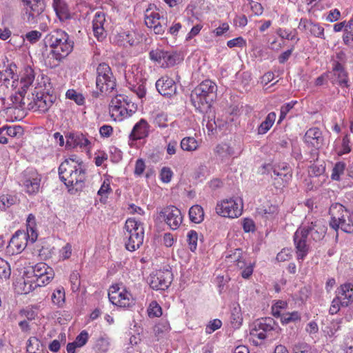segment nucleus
Listing matches in <instances>:
<instances>
[{
    "label": "nucleus",
    "mask_w": 353,
    "mask_h": 353,
    "mask_svg": "<svg viewBox=\"0 0 353 353\" xmlns=\"http://www.w3.org/2000/svg\"><path fill=\"white\" fill-rule=\"evenodd\" d=\"M110 301L114 305L123 308H130L135 305V297L122 284H115L108 290Z\"/></svg>",
    "instance_id": "9d476101"
},
{
    "label": "nucleus",
    "mask_w": 353,
    "mask_h": 353,
    "mask_svg": "<svg viewBox=\"0 0 353 353\" xmlns=\"http://www.w3.org/2000/svg\"><path fill=\"white\" fill-rule=\"evenodd\" d=\"M108 22L103 12L98 11L95 13L92 21V29L94 35L98 40H102L106 36Z\"/></svg>",
    "instance_id": "412c9836"
},
{
    "label": "nucleus",
    "mask_w": 353,
    "mask_h": 353,
    "mask_svg": "<svg viewBox=\"0 0 353 353\" xmlns=\"http://www.w3.org/2000/svg\"><path fill=\"white\" fill-rule=\"evenodd\" d=\"M61 180L68 188L76 190L83 188L86 179L83 161L76 155H72L61 163L59 168Z\"/></svg>",
    "instance_id": "f03ea898"
},
{
    "label": "nucleus",
    "mask_w": 353,
    "mask_h": 353,
    "mask_svg": "<svg viewBox=\"0 0 353 353\" xmlns=\"http://www.w3.org/2000/svg\"><path fill=\"white\" fill-rule=\"evenodd\" d=\"M45 42L52 48L50 54L56 60V63L53 65L50 63L52 68L67 57L73 49V41L70 39L69 35L61 30L51 32L46 37Z\"/></svg>",
    "instance_id": "20e7f679"
},
{
    "label": "nucleus",
    "mask_w": 353,
    "mask_h": 353,
    "mask_svg": "<svg viewBox=\"0 0 353 353\" xmlns=\"http://www.w3.org/2000/svg\"><path fill=\"white\" fill-rule=\"evenodd\" d=\"M159 218L162 219L173 230L178 229L183 222L181 210L173 205L163 208L159 212Z\"/></svg>",
    "instance_id": "2eb2a0df"
},
{
    "label": "nucleus",
    "mask_w": 353,
    "mask_h": 353,
    "mask_svg": "<svg viewBox=\"0 0 353 353\" xmlns=\"http://www.w3.org/2000/svg\"><path fill=\"white\" fill-rule=\"evenodd\" d=\"M245 255L242 250L236 249L229 251L225 254V262L228 266H236L239 269L245 267Z\"/></svg>",
    "instance_id": "cd10ccee"
},
{
    "label": "nucleus",
    "mask_w": 353,
    "mask_h": 353,
    "mask_svg": "<svg viewBox=\"0 0 353 353\" xmlns=\"http://www.w3.org/2000/svg\"><path fill=\"white\" fill-rule=\"evenodd\" d=\"M80 275L77 271H73L70 276V281L71 283V289L73 292L79 290L80 286Z\"/></svg>",
    "instance_id": "774afa93"
},
{
    "label": "nucleus",
    "mask_w": 353,
    "mask_h": 353,
    "mask_svg": "<svg viewBox=\"0 0 353 353\" xmlns=\"http://www.w3.org/2000/svg\"><path fill=\"white\" fill-rule=\"evenodd\" d=\"M23 8V19L30 24L37 22L46 8L45 0H18Z\"/></svg>",
    "instance_id": "ddd939ff"
},
{
    "label": "nucleus",
    "mask_w": 353,
    "mask_h": 353,
    "mask_svg": "<svg viewBox=\"0 0 353 353\" xmlns=\"http://www.w3.org/2000/svg\"><path fill=\"white\" fill-rule=\"evenodd\" d=\"M170 330L169 322L167 320H161L154 327V331L158 336L168 333Z\"/></svg>",
    "instance_id": "4d7b16f0"
},
{
    "label": "nucleus",
    "mask_w": 353,
    "mask_h": 353,
    "mask_svg": "<svg viewBox=\"0 0 353 353\" xmlns=\"http://www.w3.org/2000/svg\"><path fill=\"white\" fill-rule=\"evenodd\" d=\"M180 147L183 151L194 152L198 149L199 143L197 140L192 137H185L181 139Z\"/></svg>",
    "instance_id": "79ce46f5"
},
{
    "label": "nucleus",
    "mask_w": 353,
    "mask_h": 353,
    "mask_svg": "<svg viewBox=\"0 0 353 353\" xmlns=\"http://www.w3.org/2000/svg\"><path fill=\"white\" fill-rule=\"evenodd\" d=\"M327 231V227L322 220H315L310 223H303L294 235V242L297 255V260L302 262L310 250L308 236L315 241L321 240Z\"/></svg>",
    "instance_id": "f257e3e1"
},
{
    "label": "nucleus",
    "mask_w": 353,
    "mask_h": 353,
    "mask_svg": "<svg viewBox=\"0 0 353 353\" xmlns=\"http://www.w3.org/2000/svg\"><path fill=\"white\" fill-rule=\"evenodd\" d=\"M199 240V234L195 230H191L187 233V242L189 249L194 252L197 248V242Z\"/></svg>",
    "instance_id": "09e8293b"
},
{
    "label": "nucleus",
    "mask_w": 353,
    "mask_h": 353,
    "mask_svg": "<svg viewBox=\"0 0 353 353\" xmlns=\"http://www.w3.org/2000/svg\"><path fill=\"white\" fill-rule=\"evenodd\" d=\"M136 107L128 97L124 94L114 96L110 105V113L115 121H122L135 112Z\"/></svg>",
    "instance_id": "1a4fd4ad"
},
{
    "label": "nucleus",
    "mask_w": 353,
    "mask_h": 353,
    "mask_svg": "<svg viewBox=\"0 0 353 353\" xmlns=\"http://www.w3.org/2000/svg\"><path fill=\"white\" fill-rule=\"evenodd\" d=\"M189 216L192 222L201 223L204 217V212L201 206L199 205L192 206L189 210Z\"/></svg>",
    "instance_id": "37998d69"
},
{
    "label": "nucleus",
    "mask_w": 353,
    "mask_h": 353,
    "mask_svg": "<svg viewBox=\"0 0 353 353\" xmlns=\"http://www.w3.org/2000/svg\"><path fill=\"white\" fill-rule=\"evenodd\" d=\"M145 23L149 28L153 29L156 34H161L164 32L161 25L159 13L152 8H148L145 12Z\"/></svg>",
    "instance_id": "5701e85b"
},
{
    "label": "nucleus",
    "mask_w": 353,
    "mask_h": 353,
    "mask_svg": "<svg viewBox=\"0 0 353 353\" xmlns=\"http://www.w3.org/2000/svg\"><path fill=\"white\" fill-rule=\"evenodd\" d=\"M98 79V82L101 83V79H107L109 80V85H112L111 79H115L112 70L109 65L105 63H100L97 68V78Z\"/></svg>",
    "instance_id": "4c0bfd02"
},
{
    "label": "nucleus",
    "mask_w": 353,
    "mask_h": 353,
    "mask_svg": "<svg viewBox=\"0 0 353 353\" xmlns=\"http://www.w3.org/2000/svg\"><path fill=\"white\" fill-rule=\"evenodd\" d=\"M222 325V322L221 320L218 319H213L210 321L205 327V333L208 334H212L214 331L221 328Z\"/></svg>",
    "instance_id": "338daca9"
},
{
    "label": "nucleus",
    "mask_w": 353,
    "mask_h": 353,
    "mask_svg": "<svg viewBox=\"0 0 353 353\" xmlns=\"http://www.w3.org/2000/svg\"><path fill=\"white\" fill-rule=\"evenodd\" d=\"M325 168L323 163L315 162L308 169V174L310 176H318L324 173Z\"/></svg>",
    "instance_id": "864d4df0"
},
{
    "label": "nucleus",
    "mask_w": 353,
    "mask_h": 353,
    "mask_svg": "<svg viewBox=\"0 0 353 353\" xmlns=\"http://www.w3.org/2000/svg\"><path fill=\"white\" fill-rule=\"evenodd\" d=\"M332 73L333 74V77L331 78L332 83H337L342 88L350 87L348 74L340 62L334 61Z\"/></svg>",
    "instance_id": "6ab92c4d"
},
{
    "label": "nucleus",
    "mask_w": 353,
    "mask_h": 353,
    "mask_svg": "<svg viewBox=\"0 0 353 353\" xmlns=\"http://www.w3.org/2000/svg\"><path fill=\"white\" fill-rule=\"evenodd\" d=\"M37 236L35 217L30 214L26 220V232H16L9 242L8 249L13 253H19L25 249L28 243H34Z\"/></svg>",
    "instance_id": "423d86ee"
},
{
    "label": "nucleus",
    "mask_w": 353,
    "mask_h": 353,
    "mask_svg": "<svg viewBox=\"0 0 353 353\" xmlns=\"http://www.w3.org/2000/svg\"><path fill=\"white\" fill-rule=\"evenodd\" d=\"M52 7L61 21H65L71 17L68 5L63 0H53Z\"/></svg>",
    "instance_id": "f704fd0d"
},
{
    "label": "nucleus",
    "mask_w": 353,
    "mask_h": 353,
    "mask_svg": "<svg viewBox=\"0 0 353 353\" xmlns=\"http://www.w3.org/2000/svg\"><path fill=\"white\" fill-rule=\"evenodd\" d=\"M114 42L123 47H130L139 43L137 34L133 31L121 30L114 37Z\"/></svg>",
    "instance_id": "b1692460"
},
{
    "label": "nucleus",
    "mask_w": 353,
    "mask_h": 353,
    "mask_svg": "<svg viewBox=\"0 0 353 353\" xmlns=\"http://www.w3.org/2000/svg\"><path fill=\"white\" fill-rule=\"evenodd\" d=\"M304 140L307 145L319 149L323 143L322 132L318 128H310L305 132Z\"/></svg>",
    "instance_id": "7c9ffc66"
},
{
    "label": "nucleus",
    "mask_w": 353,
    "mask_h": 353,
    "mask_svg": "<svg viewBox=\"0 0 353 353\" xmlns=\"http://www.w3.org/2000/svg\"><path fill=\"white\" fill-rule=\"evenodd\" d=\"M276 32L283 39L299 41V39L296 37V33L290 30L279 28L276 30Z\"/></svg>",
    "instance_id": "5fc2aeb1"
},
{
    "label": "nucleus",
    "mask_w": 353,
    "mask_h": 353,
    "mask_svg": "<svg viewBox=\"0 0 353 353\" xmlns=\"http://www.w3.org/2000/svg\"><path fill=\"white\" fill-rule=\"evenodd\" d=\"M10 276V267L8 263L0 258V279H7Z\"/></svg>",
    "instance_id": "69168bd1"
},
{
    "label": "nucleus",
    "mask_w": 353,
    "mask_h": 353,
    "mask_svg": "<svg viewBox=\"0 0 353 353\" xmlns=\"http://www.w3.org/2000/svg\"><path fill=\"white\" fill-rule=\"evenodd\" d=\"M257 212L261 216L266 217L267 219L272 217L278 212V206L276 205H272L268 203L265 205L259 208Z\"/></svg>",
    "instance_id": "a18cd8bd"
},
{
    "label": "nucleus",
    "mask_w": 353,
    "mask_h": 353,
    "mask_svg": "<svg viewBox=\"0 0 353 353\" xmlns=\"http://www.w3.org/2000/svg\"><path fill=\"white\" fill-rule=\"evenodd\" d=\"M242 211L243 201L239 197L223 199L216 206V212L219 215L231 219L241 216Z\"/></svg>",
    "instance_id": "f8f14e48"
},
{
    "label": "nucleus",
    "mask_w": 353,
    "mask_h": 353,
    "mask_svg": "<svg viewBox=\"0 0 353 353\" xmlns=\"http://www.w3.org/2000/svg\"><path fill=\"white\" fill-rule=\"evenodd\" d=\"M296 103V101H291L285 103L281 107L280 116L278 123H281L285 118L288 113L294 107Z\"/></svg>",
    "instance_id": "680f3d73"
},
{
    "label": "nucleus",
    "mask_w": 353,
    "mask_h": 353,
    "mask_svg": "<svg viewBox=\"0 0 353 353\" xmlns=\"http://www.w3.org/2000/svg\"><path fill=\"white\" fill-rule=\"evenodd\" d=\"M271 170L273 174H271L272 178L276 183H279V185L285 186L289 183L292 177V169L286 163H281L271 166Z\"/></svg>",
    "instance_id": "a211bd4d"
},
{
    "label": "nucleus",
    "mask_w": 353,
    "mask_h": 353,
    "mask_svg": "<svg viewBox=\"0 0 353 353\" xmlns=\"http://www.w3.org/2000/svg\"><path fill=\"white\" fill-rule=\"evenodd\" d=\"M172 281V273L169 270H157L150 274L148 283L156 290H166Z\"/></svg>",
    "instance_id": "dca6fc26"
},
{
    "label": "nucleus",
    "mask_w": 353,
    "mask_h": 353,
    "mask_svg": "<svg viewBox=\"0 0 353 353\" xmlns=\"http://www.w3.org/2000/svg\"><path fill=\"white\" fill-rule=\"evenodd\" d=\"M148 314L150 317H159L162 314L161 307L157 301H152L148 307Z\"/></svg>",
    "instance_id": "13d9d810"
},
{
    "label": "nucleus",
    "mask_w": 353,
    "mask_h": 353,
    "mask_svg": "<svg viewBox=\"0 0 353 353\" xmlns=\"http://www.w3.org/2000/svg\"><path fill=\"white\" fill-rule=\"evenodd\" d=\"M43 74L35 70L30 66L24 68L21 79H14L11 84V90L23 97L29 88L34 89V92L41 91L46 87V79Z\"/></svg>",
    "instance_id": "7ed1b4c3"
},
{
    "label": "nucleus",
    "mask_w": 353,
    "mask_h": 353,
    "mask_svg": "<svg viewBox=\"0 0 353 353\" xmlns=\"http://www.w3.org/2000/svg\"><path fill=\"white\" fill-rule=\"evenodd\" d=\"M276 118V114L271 112L265 117L264 121L258 126L256 129L257 134L263 135L266 134L273 126Z\"/></svg>",
    "instance_id": "e433bc0d"
},
{
    "label": "nucleus",
    "mask_w": 353,
    "mask_h": 353,
    "mask_svg": "<svg viewBox=\"0 0 353 353\" xmlns=\"http://www.w3.org/2000/svg\"><path fill=\"white\" fill-rule=\"evenodd\" d=\"M37 287H39L37 282L34 276H28V273L24 272L22 278L17 281V289L21 294H28L33 291Z\"/></svg>",
    "instance_id": "c756f323"
},
{
    "label": "nucleus",
    "mask_w": 353,
    "mask_h": 353,
    "mask_svg": "<svg viewBox=\"0 0 353 353\" xmlns=\"http://www.w3.org/2000/svg\"><path fill=\"white\" fill-rule=\"evenodd\" d=\"M41 176L34 170L26 172L23 182L26 192L29 194H34L39 192L40 188Z\"/></svg>",
    "instance_id": "aec40b11"
},
{
    "label": "nucleus",
    "mask_w": 353,
    "mask_h": 353,
    "mask_svg": "<svg viewBox=\"0 0 353 353\" xmlns=\"http://www.w3.org/2000/svg\"><path fill=\"white\" fill-rule=\"evenodd\" d=\"M65 145L68 148H85L90 144L88 139L82 134L69 133L66 135Z\"/></svg>",
    "instance_id": "2f4dec72"
},
{
    "label": "nucleus",
    "mask_w": 353,
    "mask_h": 353,
    "mask_svg": "<svg viewBox=\"0 0 353 353\" xmlns=\"http://www.w3.org/2000/svg\"><path fill=\"white\" fill-rule=\"evenodd\" d=\"M110 347V339L106 334H101L96 339L94 349L98 353H107Z\"/></svg>",
    "instance_id": "ea45409f"
},
{
    "label": "nucleus",
    "mask_w": 353,
    "mask_h": 353,
    "mask_svg": "<svg viewBox=\"0 0 353 353\" xmlns=\"http://www.w3.org/2000/svg\"><path fill=\"white\" fill-rule=\"evenodd\" d=\"M15 69L16 65L10 64L4 70H0V88L4 86L7 89L9 88L10 80H14Z\"/></svg>",
    "instance_id": "c9c22d12"
},
{
    "label": "nucleus",
    "mask_w": 353,
    "mask_h": 353,
    "mask_svg": "<svg viewBox=\"0 0 353 353\" xmlns=\"http://www.w3.org/2000/svg\"><path fill=\"white\" fill-rule=\"evenodd\" d=\"M301 314L299 312L294 311L292 312L283 313L281 316V321L283 324H288L292 322L300 321Z\"/></svg>",
    "instance_id": "603ef678"
},
{
    "label": "nucleus",
    "mask_w": 353,
    "mask_h": 353,
    "mask_svg": "<svg viewBox=\"0 0 353 353\" xmlns=\"http://www.w3.org/2000/svg\"><path fill=\"white\" fill-rule=\"evenodd\" d=\"M158 92L163 96L171 97L176 93L175 82L168 77H163L156 82Z\"/></svg>",
    "instance_id": "393cba45"
},
{
    "label": "nucleus",
    "mask_w": 353,
    "mask_h": 353,
    "mask_svg": "<svg viewBox=\"0 0 353 353\" xmlns=\"http://www.w3.org/2000/svg\"><path fill=\"white\" fill-rule=\"evenodd\" d=\"M110 184L111 179L108 177L105 178L97 192V196L99 197V201L102 203H105L106 202L108 196L112 192Z\"/></svg>",
    "instance_id": "58836bf2"
},
{
    "label": "nucleus",
    "mask_w": 353,
    "mask_h": 353,
    "mask_svg": "<svg viewBox=\"0 0 353 353\" xmlns=\"http://www.w3.org/2000/svg\"><path fill=\"white\" fill-rule=\"evenodd\" d=\"M346 165L345 163L339 161L336 162L332 169L331 174V179L333 181H340L341 176L343 174Z\"/></svg>",
    "instance_id": "de8ad7c7"
},
{
    "label": "nucleus",
    "mask_w": 353,
    "mask_h": 353,
    "mask_svg": "<svg viewBox=\"0 0 353 353\" xmlns=\"http://www.w3.org/2000/svg\"><path fill=\"white\" fill-rule=\"evenodd\" d=\"M288 303L284 301H277L272 306V312L274 316L279 317L282 315L281 310L287 307Z\"/></svg>",
    "instance_id": "0e129e2a"
},
{
    "label": "nucleus",
    "mask_w": 353,
    "mask_h": 353,
    "mask_svg": "<svg viewBox=\"0 0 353 353\" xmlns=\"http://www.w3.org/2000/svg\"><path fill=\"white\" fill-rule=\"evenodd\" d=\"M41 346V344L39 339L32 336L27 341L26 352H39Z\"/></svg>",
    "instance_id": "6e6d98bb"
},
{
    "label": "nucleus",
    "mask_w": 353,
    "mask_h": 353,
    "mask_svg": "<svg viewBox=\"0 0 353 353\" xmlns=\"http://www.w3.org/2000/svg\"><path fill=\"white\" fill-rule=\"evenodd\" d=\"M216 160L220 163H225L229 161L234 155L233 148L226 143L218 144L214 149Z\"/></svg>",
    "instance_id": "a878e982"
},
{
    "label": "nucleus",
    "mask_w": 353,
    "mask_h": 353,
    "mask_svg": "<svg viewBox=\"0 0 353 353\" xmlns=\"http://www.w3.org/2000/svg\"><path fill=\"white\" fill-rule=\"evenodd\" d=\"M150 125L146 120L141 119L133 127L129 138L131 141H137L147 137L149 134Z\"/></svg>",
    "instance_id": "c85d7f7f"
},
{
    "label": "nucleus",
    "mask_w": 353,
    "mask_h": 353,
    "mask_svg": "<svg viewBox=\"0 0 353 353\" xmlns=\"http://www.w3.org/2000/svg\"><path fill=\"white\" fill-rule=\"evenodd\" d=\"M339 228L347 233L353 232V221L351 219L350 214L347 217L343 219V220L339 223Z\"/></svg>",
    "instance_id": "052dcab7"
},
{
    "label": "nucleus",
    "mask_w": 353,
    "mask_h": 353,
    "mask_svg": "<svg viewBox=\"0 0 353 353\" xmlns=\"http://www.w3.org/2000/svg\"><path fill=\"white\" fill-rule=\"evenodd\" d=\"M40 91H37L36 98L34 99L33 104L32 105V109L34 111H38L39 112H46L48 110V109L52 105V101L50 99V97L48 95H44L43 94L39 96V92Z\"/></svg>",
    "instance_id": "473e14b6"
},
{
    "label": "nucleus",
    "mask_w": 353,
    "mask_h": 353,
    "mask_svg": "<svg viewBox=\"0 0 353 353\" xmlns=\"http://www.w3.org/2000/svg\"><path fill=\"white\" fill-rule=\"evenodd\" d=\"M150 58L152 61L162 68H168L175 65L179 60L177 53L165 51L161 48H156L150 52Z\"/></svg>",
    "instance_id": "4468645a"
},
{
    "label": "nucleus",
    "mask_w": 353,
    "mask_h": 353,
    "mask_svg": "<svg viewBox=\"0 0 353 353\" xmlns=\"http://www.w3.org/2000/svg\"><path fill=\"white\" fill-rule=\"evenodd\" d=\"M125 79L128 88L134 92L140 99L146 93L145 81L136 65L130 66L125 72Z\"/></svg>",
    "instance_id": "9b49d317"
},
{
    "label": "nucleus",
    "mask_w": 353,
    "mask_h": 353,
    "mask_svg": "<svg viewBox=\"0 0 353 353\" xmlns=\"http://www.w3.org/2000/svg\"><path fill=\"white\" fill-rule=\"evenodd\" d=\"M310 34L315 37L324 39V28L319 23L312 22L308 30Z\"/></svg>",
    "instance_id": "bf43d9fd"
},
{
    "label": "nucleus",
    "mask_w": 353,
    "mask_h": 353,
    "mask_svg": "<svg viewBox=\"0 0 353 353\" xmlns=\"http://www.w3.org/2000/svg\"><path fill=\"white\" fill-rule=\"evenodd\" d=\"M173 176V172L169 167H163L159 173V178L163 183H168Z\"/></svg>",
    "instance_id": "e2e57ef3"
},
{
    "label": "nucleus",
    "mask_w": 353,
    "mask_h": 353,
    "mask_svg": "<svg viewBox=\"0 0 353 353\" xmlns=\"http://www.w3.org/2000/svg\"><path fill=\"white\" fill-rule=\"evenodd\" d=\"M125 245L128 250L134 252L143 244L144 239L143 224L134 218H129L125 224Z\"/></svg>",
    "instance_id": "0eeeda50"
},
{
    "label": "nucleus",
    "mask_w": 353,
    "mask_h": 353,
    "mask_svg": "<svg viewBox=\"0 0 353 353\" xmlns=\"http://www.w3.org/2000/svg\"><path fill=\"white\" fill-rule=\"evenodd\" d=\"M66 98L74 101L77 105H82L85 103V97L81 93L70 89L66 92Z\"/></svg>",
    "instance_id": "8fccbe9b"
},
{
    "label": "nucleus",
    "mask_w": 353,
    "mask_h": 353,
    "mask_svg": "<svg viewBox=\"0 0 353 353\" xmlns=\"http://www.w3.org/2000/svg\"><path fill=\"white\" fill-rule=\"evenodd\" d=\"M17 197L12 194H3L0 196V211H4L17 203Z\"/></svg>",
    "instance_id": "49530a36"
},
{
    "label": "nucleus",
    "mask_w": 353,
    "mask_h": 353,
    "mask_svg": "<svg viewBox=\"0 0 353 353\" xmlns=\"http://www.w3.org/2000/svg\"><path fill=\"white\" fill-rule=\"evenodd\" d=\"M243 323L241 309L239 304L234 305L231 312L230 324L234 329H239Z\"/></svg>",
    "instance_id": "a19ab883"
},
{
    "label": "nucleus",
    "mask_w": 353,
    "mask_h": 353,
    "mask_svg": "<svg viewBox=\"0 0 353 353\" xmlns=\"http://www.w3.org/2000/svg\"><path fill=\"white\" fill-rule=\"evenodd\" d=\"M280 328L272 318H265L256 320L252 325L250 335L253 342L258 345L266 338L272 336V332L279 333Z\"/></svg>",
    "instance_id": "6e6552de"
},
{
    "label": "nucleus",
    "mask_w": 353,
    "mask_h": 353,
    "mask_svg": "<svg viewBox=\"0 0 353 353\" xmlns=\"http://www.w3.org/2000/svg\"><path fill=\"white\" fill-rule=\"evenodd\" d=\"M336 298L341 306L347 307L353 303V285L350 283L341 285L337 290Z\"/></svg>",
    "instance_id": "bb28decb"
},
{
    "label": "nucleus",
    "mask_w": 353,
    "mask_h": 353,
    "mask_svg": "<svg viewBox=\"0 0 353 353\" xmlns=\"http://www.w3.org/2000/svg\"><path fill=\"white\" fill-rule=\"evenodd\" d=\"M32 268L33 276L39 287L49 284L54 277L53 269L45 263H38Z\"/></svg>",
    "instance_id": "f3484780"
},
{
    "label": "nucleus",
    "mask_w": 353,
    "mask_h": 353,
    "mask_svg": "<svg viewBox=\"0 0 353 353\" xmlns=\"http://www.w3.org/2000/svg\"><path fill=\"white\" fill-rule=\"evenodd\" d=\"M292 353H314L312 347L305 342H297L292 346Z\"/></svg>",
    "instance_id": "3c124183"
},
{
    "label": "nucleus",
    "mask_w": 353,
    "mask_h": 353,
    "mask_svg": "<svg viewBox=\"0 0 353 353\" xmlns=\"http://www.w3.org/2000/svg\"><path fill=\"white\" fill-rule=\"evenodd\" d=\"M216 85L210 80L202 81L191 94L193 105L201 112H207L216 97Z\"/></svg>",
    "instance_id": "39448f33"
},
{
    "label": "nucleus",
    "mask_w": 353,
    "mask_h": 353,
    "mask_svg": "<svg viewBox=\"0 0 353 353\" xmlns=\"http://www.w3.org/2000/svg\"><path fill=\"white\" fill-rule=\"evenodd\" d=\"M52 303L58 307H62L65 303V290L63 287H59L52 292Z\"/></svg>",
    "instance_id": "c03bdc74"
},
{
    "label": "nucleus",
    "mask_w": 353,
    "mask_h": 353,
    "mask_svg": "<svg viewBox=\"0 0 353 353\" xmlns=\"http://www.w3.org/2000/svg\"><path fill=\"white\" fill-rule=\"evenodd\" d=\"M112 84L109 85V80L107 79H101V83L98 82V79H96V88L97 90L93 92L95 97L100 96L108 95L112 92L116 88V79H111Z\"/></svg>",
    "instance_id": "72a5a7b5"
},
{
    "label": "nucleus",
    "mask_w": 353,
    "mask_h": 353,
    "mask_svg": "<svg viewBox=\"0 0 353 353\" xmlns=\"http://www.w3.org/2000/svg\"><path fill=\"white\" fill-rule=\"evenodd\" d=\"M329 212L331 216L330 225L336 230L339 229V223L350 214L349 211L343 205L338 203L330 206Z\"/></svg>",
    "instance_id": "4be33fe9"
}]
</instances>
